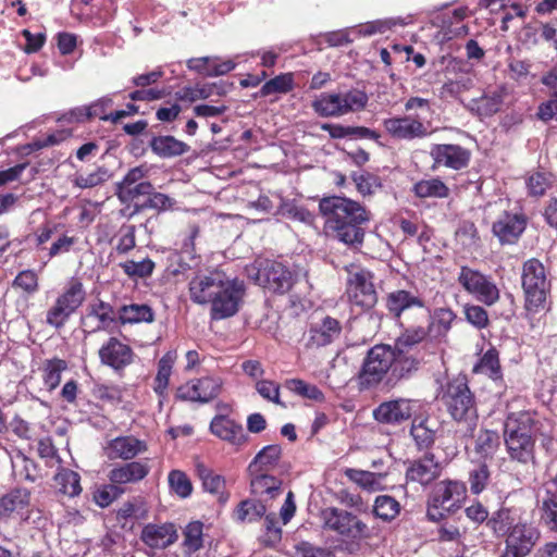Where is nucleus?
<instances>
[{"mask_svg": "<svg viewBox=\"0 0 557 557\" xmlns=\"http://www.w3.org/2000/svg\"><path fill=\"white\" fill-rule=\"evenodd\" d=\"M419 368V360L410 354H401L387 344L370 348L363 359L357 376L360 391L376 387L384 377L386 384L395 386L401 380L410 377Z\"/></svg>", "mask_w": 557, "mask_h": 557, "instance_id": "nucleus-1", "label": "nucleus"}, {"mask_svg": "<svg viewBox=\"0 0 557 557\" xmlns=\"http://www.w3.org/2000/svg\"><path fill=\"white\" fill-rule=\"evenodd\" d=\"M325 233L344 245L358 248L364 239L363 225L370 213L358 201L346 197H324L319 202Z\"/></svg>", "mask_w": 557, "mask_h": 557, "instance_id": "nucleus-2", "label": "nucleus"}, {"mask_svg": "<svg viewBox=\"0 0 557 557\" xmlns=\"http://www.w3.org/2000/svg\"><path fill=\"white\" fill-rule=\"evenodd\" d=\"M441 401L451 419L461 426L458 432L463 436H472L479 417L475 398L466 377L458 376L449 380L443 387Z\"/></svg>", "mask_w": 557, "mask_h": 557, "instance_id": "nucleus-3", "label": "nucleus"}, {"mask_svg": "<svg viewBox=\"0 0 557 557\" xmlns=\"http://www.w3.org/2000/svg\"><path fill=\"white\" fill-rule=\"evenodd\" d=\"M522 288L525 297V310L539 312L544 308L548 290L545 268L537 259H530L522 267Z\"/></svg>", "mask_w": 557, "mask_h": 557, "instance_id": "nucleus-4", "label": "nucleus"}, {"mask_svg": "<svg viewBox=\"0 0 557 557\" xmlns=\"http://www.w3.org/2000/svg\"><path fill=\"white\" fill-rule=\"evenodd\" d=\"M467 497L466 484L457 480H443L435 484L429 500L428 516L432 520L444 517V512L458 510Z\"/></svg>", "mask_w": 557, "mask_h": 557, "instance_id": "nucleus-5", "label": "nucleus"}, {"mask_svg": "<svg viewBox=\"0 0 557 557\" xmlns=\"http://www.w3.org/2000/svg\"><path fill=\"white\" fill-rule=\"evenodd\" d=\"M86 298L84 285L78 280H71L54 304L48 309L46 323L54 329H61L71 315L83 305Z\"/></svg>", "mask_w": 557, "mask_h": 557, "instance_id": "nucleus-6", "label": "nucleus"}, {"mask_svg": "<svg viewBox=\"0 0 557 557\" xmlns=\"http://www.w3.org/2000/svg\"><path fill=\"white\" fill-rule=\"evenodd\" d=\"M246 294L245 283L225 274L221 287L210 305L212 320H223L235 315Z\"/></svg>", "mask_w": 557, "mask_h": 557, "instance_id": "nucleus-7", "label": "nucleus"}, {"mask_svg": "<svg viewBox=\"0 0 557 557\" xmlns=\"http://www.w3.org/2000/svg\"><path fill=\"white\" fill-rule=\"evenodd\" d=\"M320 519L322 528L350 540L364 537L368 525L357 516L337 507H326L321 510Z\"/></svg>", "mask_w": 557, "mask_h": 557, "instance_id": "nucleus-8", "label": "nucleus"}, {"mask_svg": "<svg viewBox=\"0 0 557 557\" xmlns=\"http://www.w3.org/2000/svg\"><path fill=\"white\" fill-rule=\"evenodd\" d=\"M255 269L257 284L273 293L285 294L295 283L293 272L282 262L261 260L256 262Z\"/></svg>", "mask_w": 557, "mask_h": 557, "instance_id": "nucleus-9", "label": "nucleus"}, {"mask_svg": "<svg viewBox=\"0 0 557 557\" xmlns=\"http://www.w3.org/2000/svg\"><path fill=\"white\" fill-rule=\"evenodd\" d=\"M457 281L467 293L486 306H492L499 299V289L494 281L478 270L461 267Z\"/></svg>", "mask_w": 557, "mask_h": 557, "instance_id": "nucleus-10", "label": "nucleus"}, {"mask_svg": "<svg viewBox=\"0 0 557 557\" xmlns=\"http://www.w3.org/2000/svg\"><path fill=\"white\" fill-rule=\"evenodd\" d=\"M419 408L420 405L418 400L398 397L381 403L373 409L372 416L377 423L400 425L410 420Z\"/></svg>", "mask_w": 557, "mask_h": 557, "instance_id": "nucleus-11", "label": "nucleus"}, {"mask_svg": "<svg viewBox=\"0 0 557 557\" xmlns=\"http://www.w3.org/2000/svg\"><path fill=\"white\" fill-rule=\"evenodd\" d=\"M222 386L223 381L219 376L194 379L176 389L175 398L181 401L208 403L220 395Z\"/></svg>", "mask_w": 557, "mask_h": 557, "instance_id": "nucleus-12", "label": "nucleus"}, {"mask_svg": "<svg viewBox=\"0 0 557 557\" xmlns=\"http://www.w3.org/2000/svg\"><path fill=\"white\" fill-rule=\"evenodd\" d=\"M347 296L352 306L362 310L371 309L377 301L372 274L366 270L350 272L347 281Z\"/></svg>", "mask_w": 557, "mask_h": 557, "instance_id": "nucleus-13", "label": "nucleus"}, {"mask_svg": "<svg viewBox=\"0 0 557 557\" xmlns=\"http://www.w3.org/2000/svg\"><path fill=\"white\" fill-rule=\"evenodd\" d=\"M224 276L225 273L219 270L196 274L188 283L190 300L201 306L211 305Z\"/></svg>", "mask_w": 557, "mask_h": 557, "instance_id": "nucleus-14", "label": "nucleus"}, {"mask_svg": "<svg viewBox=\"0 0 557 557\" xmlns=\"http://www.w3.org/2000/svg\"><path fill=\"white\" fill-rule=\"evenodd\" d=\"M539 531L527 522H520L506 536V550L503 557H525L536 544Z\"/></svg>", "mask_w": 557, "mask_h": 557, "instance_id": "nucleus-15", "label": "nucleus"}, {"mask_svg": "<svg viewBox=\"0 0 557 557\" xmlns=\"http://www.w3.org/2000/svg\"><path fill=\"white\" fill-rule=\"evenodd\" d=\"M383 126L393 138L401 140L424 138L430 134L428 124L412 115L385 119Z\"/></svg>", "mask_w": 557, "mask_h": 557, "instance_id": "nucleus-16", "label": "nucleus"}, {"mask_svg": "<svg viewBox=\"0 0 557 557\" xmlns=\"http://www.w3.org/2000/svg\"><path fill=\"white\" fill-rule=\"evenodd\" d=\"M342 331V323L337 319L324 315L310 324L306 346L320 348L331 345L339 338Z\"/></svg>", "mask_w": 557, "mask_h": 557, "instance_id": "nucleus-17", "label": "nucleus"}, {"mask_svg": "<svg viewBox=\"0 0 557 557\" xmlns=\"http://www.w3.org/2000/svg\"><path fill=\"white\" fill-rule=\"evenodd\" d=\"M527 220L523 214L504 212L493 223V234L500 244H515L525 230Z\"/></svg>", "mask_w": 557, "mask_h": 557, "instance_id": "nucleus-18", "label": "nucleus"}, {"mask_svg": "<svg viewBox=\"0 0 557 557\" xmlns=\"http://www.w3.org/2000/svg\"><path fill=\"white\" fill-rule=\"evenodd\" d=\"M134 352L132 348L115 337L109 341L99 349V358L101 363L114 369L123 370L133 362Z\"/></svg>", "mask_w": 557, "mask_h": 557, "instance_id": "nucleus-19", "label": "nucleus"}, {"mask_svg": "<svg viewBox=\"0 0 557 557\" xmlns=\"http://www.w3.org/2000/svg\"><path fill=\"white\" fill-rule=\"evenodd\" d=\"M146 450L147 445L145 442L134 436H117L109 441L104 446V454L110 460H131Z\"/></svg>", "mask_w": 557, "mask_h": 557, "instance_id": "nucleus-20", "label": "nucleus"}, {"mask_svg": "<svg viewBox=\"0 0 557 557\" xmlns=\"http://www.w3.org/2000/svg\"><path fill=\"white\" fill-rule=\"evenodd\" d=\"M250 475V490L252 495L267 504L281 496L282 481L263 471H248Z\"/></svg>", "mask_w": 557, "mask_h": 557, "instance_id": "nucleus-21", "label": "nucleus"}, {"mask_svg": "<svg viewBox=\"0 0 557 557\" xmlns=\"http://www.w3.org/2000/svg\"><path fill=\"white\" fill-rule=\"evenodd\" d=\"M441 466L434 455L425 454L422 458L409 462L406 469L408 481L428 485L441 474Z\"/></svg>", "mask_w": 557, "mask_h": 557, "instance_id": "nucleus-22", "label": "nucleus"}, {"mask_svg": "<svg viewBox=\"0 0 557 557\" xmlns=\"http://www.w3.org/2000/svg\"><path fill=\"white\" fill-rule=\"evenodd\" d=\"M431 156L435 163L454 170L466 168L470 160V152L458 145H435Z\"/></svg>", "mask_w": 557, "mask_h": 557, "instance_id": "nucleus-23", "label": "nucleus"}, {"mask_svg": "<svg viewBox=\"0 0 557 557\" xmlns=\"http://www.w3.org/2000/svg\"><path fill=\"white\" fill-rule=\"evenodd\" d=\"M150 472V467L144 461H131L114 467L108 478L114 485L135 484L144 480Z\"/></svg>", "mask_w": 557, "mask_h": 557, "instance_id": "nucleus-24", "label": "nucleus"}, {"mask_svg": "<svg viewBox=\"0 0 557 557\" xmlns=\"http://www.w3.org/2000/svg\"><path fill=\"white\" fill-rule=\"evenodd\" d=\"M507 96V88L504 85L484 92L480 98L472 99L468 109L479 116H492L500 110L504 99Z\"/></svg>", "mask_w": 557, "mask_h": 557, "instance_id": "nucleus-25", "label": "nucleus"}, {"mask_svg": "<svg viewBox=\"0 0 557 557\" xmlns=\"http://www.w3.org/2000/svg\"><path fill=\"white\" fill-rule=\"evenodd\" d=\"M140 537L151 548H165L177 540V532L172 523H149L143 529Z\"/></svg>", "mask_w": 557, "mask_h": 557, "instance_id": "nucleus-26", "label": "nucleus"}, {"mask_svg": "<svg viewBox=\"0 0 557 557\" xmlns=\"http://www.w3.org/2000/svg\"><path fill=\"white\" fill-rule=\"evenodd\" d=\"M210 430L219 438L235 446L243 445L247 438L243 426L223 414H218L212 419Z\"/></svg>", "mask_w": 557, "mask_h": 557, "instance_id": "nucleus-27", "label": "nucleus"}, {"mask_svg": "<svg viewBox=\"0 0 557 557\" xmlns=\"http://www.w3.org/2000/svg\"><path fill=\"white\" fill-rule=\"evenodd\" d=\"M507 451L512 460L528 463L534 458V435L504 434Z\"/></svg>", "mask_w": 557, "mask_h": 557, "instance_id": "nucleus-28", "label": "nucleus"}, {"mask_svg": "<svg viewBox=\"0 0 557 557\" xmlns=\"http://www.w3.org/2000/svg\"><path fill=\"white\" fill-rule=\"evenodd\" d=\"M520 522H522L520 509L502 507L492 513L487 520V527L497 536H507Z\"/></svg>", "mask_w": 557, "mask_h": 557, "instance_id": "nucleus-29", "label": "nucleus"}, {"mask_svg": "<svg viewBox=\"0 0 557 557\" xmlns=\"http://www.w3.org/2000/svg\"><path fill=\"white\" fill-rule=\"evenodd\" d=\"M386 308L392 314L399 318L408 309L424 308V301L421 297L409 290L397 289L387 295Z\"/></svg>", "mask_w": 557, "mask_h": 557, "instance_id": "nucleus-30", "label": "nucleus"}, {"mask_svg": "<svg viewBox=\"0 0 557 557\" xmlns=\"http://www.w3.org/2000/svg\"><path fill=\"white\" fill-rule=\"evenodd\" d=\"M410 22L405 17H385L359 24L351 28L352 34L359 37L383 35L397 26H406Z\"/></svg>", "mask_w": 557, "mask_h": 557, "instance_id": "nucleus-31", "label": "nucleus"}, {"mask_svg": "<svg viewBox=\"0 0 557 557\" xmlns=\"http://www.w3.org/2000/svg\"><path fill=\"white\" fill-rule=\"evenodd\" d=\"M174 362L175 354L172 351L166 352L158 362V371L154 377L153 391L159 396L160 406H162L163 401L168 398V387L170 384V377Z\"/></svg>", "mask_w": 557, "mask_h": 557, "instance_id": "nucleus-32", "label": "nucleus"}, {"mask_svg": "<svg viewBox=\"0 0 557 557\" xmlns=\"http://www.w3.org/2000/svg\"><path fill=\"white\" fill-rule=\"evenodd\" d=\"M500 446L497 432L481 430L474 440L472 454L479 461L492 459Z\"/></svg>", "mask_w": 557, "mask_h": 557, "instance_id": "nucleus-33", "label": "nucleus"}, {"mask_svg": "<svg viewBox=\"0 0 557 557\" xmlns=\"http://www.w3.org/2000/svg\"><path fill=\"white\" fill-rule=\"evenodd\" d=\"M436 423L429 418H414L410 434L420 449L431 447L436 438Z\"/></svg>", "mask_w": 557, "mask_h": 557, "instance_id": "nucleus-34", "label": "nucleus"}, {"mask_svg": "<svg viewBox=\"0 0 557 557\" xmlns=\"http://www.w3.org/2000/svg\"><path fill=\"white\" fill-rule=\"evenodd\" d=\"M534 414L531 411L510 412L505 421L504 434L534 435Z\"/></svg>", "mask_w": 557, "mask_h": 557, "instance_id": "nucleus-35", "label": "nucleus"}, {"mask_svg": "<svg viewBox=\"0 0 557 557\" xmlns=\"http://www.w3.org/2000/svg\"><path fill=\"white\" fill-rule=\"evenodd\" d=\"M281 457L282 447L278 444L264 446L249 463L248 471L269 472L278 465Z\"/></svg>", "mask_w": 557, "mask_h": 557, "instance_id": "nucleus-36", "label": "nucleus"}, {"mask_svg": "<svg viewBox=\"0 0 557 557\" xmlns=\"http://www.w3.org/2000/svg\"><path fill=\"white\" fill-rule=\"evenodd\" d=\"M456 319L455 312L449 308H437L430 317L429 335L438 339L445 337Z\"/></svg>", "mask_w": 557, "mask_h": 557, "instance_id": "nucleus-37", "label": "nucleus"}, {"mask_svg": "<svg viewBox=\"0 0 557 557\" xmlns=\"http://www.w3.org/2000/svg\"><path fill=\"white\" fill-rule=\"evenodd\" d=\"M119 320L122 324L151 323L154 313L146 304L124 305L119 310Z\"/></svg>", "mask_w": 557, "mask_h": 557, "instance_id": "nucleus-38", "label": "nucleus"}, {"mask_svg": "<svg viewBox=\"0 0 557 557\" xmlns=\"http://www.w3.org/2000/svg\"><path fill=\"white\" fill-rule=\"evenodd\" d=\"M151 150L161 158L181 156L188 150V146L173 136H157L150 141Z\"/></svg>", "mask_w": 557, "mask_h": 557, "instance_id": "nucleus-39", "label": "nucleus"}, {"mask_svg": "<svg viewBox=\"0 0 557 557\" xmlns=\"http://www.w3.org/2000/svg\"><path fill=\"white\" fill-rule=\"evenodd\" d=\"M29 492L25 488H16L0 498V518L21 512L29 505Z\"/></svg>", "mask_w": 557, "mask_h": 557, "instance_id": "nucleus-40", "label": "nucleus"}, {"mask_svg": "<svg viewBox=\"0 0 557 557\" xmlns=\"http://www.w3.org/2000/svg\"><path fill=\"white\" fill-rule=\"evenodd\" d=\"M53 480L57 490L64 495L75 497L82 492L81 476L73 470L59 468V471L54 474Z\"/></svg>", "mask_w": 557, "mask_h": 557, "instance_id": "nucleus-41", "label": "nucleus"}, {"mask_svg": "<svg viewBox=\"0 0 557 557\" xmlns=\"http://www.w3.org/2000/svg\"><path fill=\"white\" fill-rule=\"evenodd\" d=\"M312 108L320 116H342L341 92H322L312 102Z\"/></svg>", "mask_w": 557, "mask_h": 557, "instance_id": "nucleus-42", "label": "nucleus"}, {"mask_svg": "<svg viewBox=\"0 0 557 557\" xmlns=\"http://www.w3.org/2000/svg\"><path fill=\"white\" fill-rule=\"evenodd\" d=\"M345 475L354 483L359 485L361 488L368 492H376L383 488L382 474L374 472L359 470V469H346Z\"/></svg>", "mask_w": 557, "mask_h": 557, "instance_id": "nucleus-43", "label": "nucleus"}, {"mask_svg": "<svg viewBox=\"0 0 557 557\" xmlns=\"http://www.w3.org/2000/svg\"><path fill=\"white\" fill-rule=\"evenodd\" d=\"M412 190L419 198H446L449 195V188L440 178L421 180Z\"/></svg>", "mask_w": 557, "mask_h": 557, "instance_id": "nucleus-44", "label": "nucleus"}, {"mask_svg": "<svg viewBox=\"0 0 557 557\" xmlns=\"http://www.w3.org/2000/svg\"><path fill=\"white\" fill-rule=\"evenodd\" d=\"M153 186L150 182H144L132 186H116V196L124 205H134L136 212V202H141V197H148L151 194Z\"/></svg>", "mask_w": 557, "mask_h": 557, "instance_id": "nucleus-45", "label": "nucleus"}, {"mask_svg": "<svg viewBox=\"0 0 557 557\" xmlns=\"http://www.w3.org/2000/svg\"><path fill=\"white\" fill-rule=\"evenodd\" d=\"M183 548L186 554L191 555L203 547V523L200 521L189 522L183 530Z\"/></svg>", "mask_w": 557, "mask_h": 557, "instance_id": "nucleus-46", "label": "nucleus"}, {"mask_svg": "<svg viewBox=\"0 0 557 557\" xmlns=\"http://www.w3.org/2000/svg\"><path fill=\"white\" fill-rule=\"evenodd\" d=\"M87 319H96L97 324L92 331H100L110 327L115 321L114 310L111 305L98 301L89 307Z\"/></svg>", "mask_w": 557, "mask_h": 557, "instance_id": "nucleus-47", "label": "nucleus"}, {"mask_svg": "<svg viewBox=\"0 0 557 557\" xmlns=\"http://www.w3.org/2000/svg\"><path fill=\"white\" fill-rule=\"evenodd\" d=\"M267 503L261 499L243 500L235 510V517L238 521H256L267 512Z\"/></svg>", "mask_w": 557, "mask_h": 557, "instance_id": "nucleus-48", "label": "nucleus"}, {"mask_svg": "<svg viewBox=\"0 0 557 557\" xmlns=\"http://www.w3.org/2000/svg\"><path fill=\"white\" fill-rule=\"evenodd\" d=\"M373 515L383 521L394 520L400 512V504L389 495H380L373 504Z\"/></svg>", "mask_w": 557, "mask_h": 557, "instance_id": "nucleus-49", "label": "nucleus"}, {"mask_svg": "<svg viewBox=\"0 0 557 557\" xmlns=\"http://www.w3.org/2000/svg\"><path fill=\"white\" fill-rule=\"evenodd\" d=\"M474 86L473 78L468 74H461L454 79H447L440 89V97L443 99H457L462 92Z\"/></svg>", "mask_w": 557, "mask_h": 557, "instance_id": "nucleus-50", "label": "nucleus"}, {"mask_svg": "<svg viewBox=\"0 0 557 557\" xmlns=\"http://www.w3.org/2000/svg\"><path fill=\"white\" fill-rule=\"evenodd\" d=\"M539 503L542 521L550 531L557 532V496L543 491Z\"/></svg>", "mask_w": 557, "mask_h": 557, "instance_id": "nucleus-51", "label": "nucleus"}, {"mask_svg": "<svg viewBox=\"0 0 557 557\" xmlns=\"http://www.w3.org/2000/svg\"><path fill=\"white\" fill-rule=\"evenodd\" d=\"M109 171L103 166H98L89 173H76L72 180L75 187L81 189L95 188L109 181Z\"/></svg>", "mask_w": 557, "mask_h": 557, "instance_id": "nucleus-52", "label": "nucleus"}, {"mask_svg": "<svg viewBox=\"0 0 557 557\" xmlns=\"http://www.w3.org/2000/svg\"><path fill=\"white\" fill-rule=\"evenodd\" d=\"M295 87L294 74L283 73L265 82L259 94L267 97L274 94H287Z\"/></svg>", "mask_w": 557, "mask_h": 557, "instance_id": "nucleus-53", "label": "nucleus"}, {"mask_svg": "<svg viewBox=\"0 0 557 557\" xmlns=\"http://www.w3.org/2000/svg\"><path fill=\"white\" fill-rule=\"evenodd\" d=\"M428 334V329L422 326L408 327L395 341L393 346L401 354H409V349L421 343Z\"/></svg>", "mask_w": 557, "mask_h": 557, "instance_id": "nucleus-54", "label": "nucleus"}, {"mask_svg": "<svg viewBox=\"0 0 557 557\" xmlns=\"http://www.w3.org/2000/svg\"><path fill=\"white\" fill-rule=\"evenodd\" d=\"M474 372L483 373L493 381L502 380L503 375L497 350L494 348L488 349L474 367Z\"/></svg>", "mask_w": 557, "mask_h": 557, "instance_id": "nucleus-55", "label": "nucleus"}, {"mask_svg": "<svg viewBox=\"0 0 557 557\" xmlns=\"http://www.w3.org/2000/svg\"><path fill=\"white\" fill-rule=\"evenodd\" d=\"M285 387L294 394L304 398L322 403L324 400L323 392L315 385L305 382L300 379H290L285 382Z\"/></svg>", "mask_w": 557, "mask_h": 557, "instance_id": "nucleus-56", "label": "nucleus"}, {"mask_svg": "<svg viewBox=\"0 0 557 557\" xmlns=\"http://www.w3.org/2000/svg\"><path fill=\"white\" fill-rule=\"evenodd\" d=\"M119 267L129 278L136 280L149 277L156 264L150 258H145L140 261L127 260L121 262Z\"/></svg>", "mask_w": 557, "mask_h": 557, "instance_id": "nucleus-57", "label": "nucleus"}, {"mask_svg": "<svg viewBox=\"0 0 557 557\" xmlns=\"http://www.w3.org/2000/svg\"><path fill=\"white\" fill-rule=\"evenodd\" d=\"M66 362L61 359L47 360L44 367V382L49 391H53L61 382V373L66 369Z\"/></svg>", "mask_w": 557, "mask_h": 557, "instance_id": "nucleus-58", "label": "nucleus"}, {"mask_svg": "<svg viewBox=\"0 0 557 557\" xmlns=\"http://www.w3.org/2000/svg\"><path fill=\"white\" fill-rule=\"evenodd\" d=\"M368 96L364 91L359 89H351L346 92H341V102L343 115L364 109L368 103Z\"/></svg>", "mask_w": 557, "mask_h": 557, "instance_id": "nucleus-59", "label": "nucleus"}, {"mask_svg": "<svg viewBox=\"0 0 557 557\" xmlns=\"http://www.w3.org/2000/svg\"><path fill=\"white\" fill-rule=\"evenodd\" d=\"M173 205L174 200L168 195L151 190V194H148L147 199L143 200V202H136V212H140L147 209L165 211L171 209Z\"/></svg>", "mask_w": 557, "mask_h": 557, "instance_id": "nucleus-60", "label": "nucleus"}, {"mask_svg": "<svg viewBox=\"0 0 557 557\" xmlns=\"http://www.w3.org/2000/svg\"><path fill=\"white\" fill-rule=\"evenodd\" d=\"M196 470L198 476L202 481V486L205 491L211 494H220L222 492L225 485V481L221 475L214 474L211 470H209L201 463H198L196 466Z\"/></svg>", "mask_w": 557, "mask_h": 557, "instance_id": "nucleus-61", "label": "nucleus"}, {"mask_svg": "<svg viewBox=\"0 0 557 557\" xmlns=\"http://www.w3.org/2000/svg\"><path fill=\"white\" fill-rule=\"evenodd\" d=\"M490 470L485 462L480 463L469 472V484L472 494L482 493L490 482Z\"/></svg>", "mask_w": 557, "mask_h": 557, "instance_id": "nucleus-62", "label": "nucleus"}, {"mask_svg": "<svg viewBox=\"0 0 557 557\" xmlns=\"http://www.w3.org/2000/svg\"><path fill=\"white\" fill-rule=\"evenodd\" d=\"M169 484L171 490L182 498L188 497L193 492L190 480L181 470H172L169 473Z\"/></svg>", "mask_w": 557, "mask_h": 557, "instance_id": "nucleus-63", "label": "nucleus"}, {"mask_svg": "<svg viewBox=\"0 0 557 557\" xmlns=\"http://www.w3.org/2000/svg\"><path fill=\"white\" fill-rule=\"evenodd\" d=\"M352 181L357 190L363 196L372 195L381 187L380 177L368 172L354 173Z\"/></svg>", "mask_w": 557, "mask_h": 557, "instance_id": "nucleus-64", "label": "nucleus"}]
</instances>
